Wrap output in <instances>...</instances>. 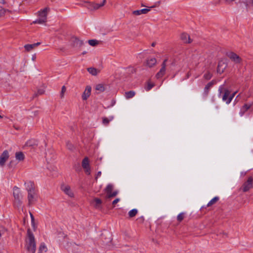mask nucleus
Segmentation results:
<instances>
[{"label":"nucleus","mask_w":253,"mask_h":253,"mask_svg":"<svg viewBox=\"0 0 253 253\" xmlns=\"http://www.w3.org/2000/svg\"><path fill=\"white\" fill-rule=\"evenodd\" d=\"M28 239L27 242V250L34 253L36 250V244L34 236L30 229L28 230Z\"/></svg>","instance_id":"nucleus-1"},{"label":"nucleus","mask_w":253,"mask_h":253,"mask_svg":"<svg viewBox=\"0 0 253 253\" xmlns=\"http://www.w3.org/2000/svg\"><path fill=\"white\" fill-rule=\"evenodd\" d=\"M114 186L112 184H109L104 189V192L106 193L105 199L106 201H110L111 199L116 196L119 192L118 190H114Z\"/></svg>","instance_id":"nucleus-2"},{"label":"nucleus","mask_w":253,"mask_h":253,"mask_svg":"<svg viewBox=\"0 0 253 253\" xmlns=\"http://www.w3.org/2000/svg\"><path fill=\"white\" fill-rule=\"evenodd\" d=\"M49 11L48 7H45L42 10L39 11L38 16L39 18L33 22V23L43 24L46 22L47 15Z\"/></svg>","instance_id":"nucleus-3"},{"label":"nucleus","mask_w":253,"mask_h":253,"mask_svg":"<svg viewBox=\"0 0 253 253\" xmlns=\"http://www.w3.org/2000/svg\"><path fill=\"white\" fill-rule=\"evenodd\" d=\"M28 195V205L29 206L33 204L34 202L35 201L36 198V193L35 192V189L32 184L29 186V188L27 189Z\"/></svg>","instance_id":"nucleus-4"},{"label":"nucleus","mask_w":253,"mask_h":253,"mask_svg":"<svg viewBox=\"0 0 253 253\" xmlns=\"http://www.w3.org/2000/svg\"><path fill=\"white\" fill-rule=\"evenodd\" d=\"M82 166L85 172L89 175L90 174V167L89 165V159L87 157H85L82 161Z\"/></svg>","instance_id":"nucleus-5"},{"label":"nucleus","mask_w":253,"mask_h":253,"mask_svg":"<svg viewBox=\"0 0 253 253\" xmlns=\"http://www.w3.org/2000/svg\"><path fill=\"white\" fill-rule=\"evenodd\" d=\"M71 45L73 47H81L84 42L76 37H72L70 39Z\"/></svg>","instance_id":"nucleus-6"},{"label":"nucleus","mask_w":253,"mask_h":253,"mask_svg":"<svg viewBox=\"0 0 253 253\" xmlns=\"http://www.w3.org/2000/svg\"><path fill=\"white\" fill-rule=\"evenodd\" d=\"M9 157V153L7 150H4L2 154L0 155V166L1 167H4L6 162L8 160Z\"/></svg>","instance_id":"nucleus-7"},{"label":"nucleus","mask_w":253,"mask_h":253,"mask_svg":"<svg viewBox=\"0 0 253 253\" xmlns=\"http://www.w3.org/2000/svg\"><path fill=\"white\" fill-rule=\"evenodd\" d=\"M252 187H253V178L252 177H250L248 180L243 185V191L244 192H247Z\"/></svg>","instance_id":"nucleus-8"},{"label":"nucleus","mask_w":253,"mask_h":253,"mask_svg":"<svg viewBox=\"0 0 253 253\" xmlns=\"http://www.w3.org/2000/svg\"><path fill=\"white\" fill-rule=\"evenodd\" d=\"M227 55L232 61L236 63H240L242 61V59L234 52H230L227 54Z\"/></svg>","instance_id":"nucleus-9"},{"label":"nucleus","mask_w":253,"mask_h":253,"mask_svg":"<svg viewBox=\"0 0 253 253\" xmlns=\"http://www.w3.org/2000/svg\"><path fill=\"white\" fill-rule=\"evenodd\" d=\"M61 190L68 196L70 197H73L74 196V193L71 189V187L70 186L68 185L63 184L61 186Z\"/></svg>","instance_id":"nucleus-10"},{"label":"nucleus","mask_w":253,"mask_h":253,"mask_svg":"<svg viewBox=\"0 0 253 253\" xmlns=\"http://www.w3.org/2000/svg\"><path fill=\"white\" fill-rule=\"evenodd\" d=\"M91 87L89 85L86 86L82 95V98L83 100H87L91 94Z\"/></svg>","instance_id":"nucleus-11"},{"label":"nucleus","mask_w":253,"mask_h":253,"mask_svg":"<svg viewBox=\"0 0 253 253\" xmlns=\"http://www.w3.org/2000/svg\"><path fill=\"white\" fill-rule=\"evenodd\" d=\"M180 40L186 44L190 43L192 42V40L190 38V36L185 33H182L181 34Z\"/></svg>","instance_id":"nucleus-12"},{"label":"nucleus","mask_w":253,"mask_h":253,"mask_svg":"<svg viewBox=\"0 0 253 253\" xmlns=\"http://www.w3.org/2000/svg\"><path fill=\"white\" fill-rule=\"evenodd\" d=\"M227 66V63L225 60H221L219 61L218 67H217V72L219 73H222L223 72L225 69L226 68Z\"/></svg>","instance_id":"nucleus-13"},{"label":"nucleus","mask_w":253,"mask_h":253,"mask_svg":"<svg viewBox=\"0 0 253 253\" xmlns=\"http://www.w3.org/2000/svg\"><path fill=\"white\" fill-rule=\"evenodd\" d=\"M166 64H165V63H163L162 64V68L160 69V71L156 74V77L157 79H159L163 77L166 72Z\"/></svg>","instance_id":"nucleus-14"},{"label":"nucleus","mask_w":253,"mask_h":253,"mask_svg":"<svg viewBox=\"0 0 253 253\" xmlns=\"http://www.w3.org/2000/svg\"><path fill=\"white\" fill-rule=\"evenodd\" d=\"M157 63V60L155 58H151L148 59L146 61V65L149 68H152Z\"/></svg>","instance_id":"nucleus-15"},{"label":"nucleus","mask_w":253,"mask_h":253,"mask_svg":"<svg viewBox=\"0 0 253 253\" xmlns=\"http://www.w3.org/2000/svg\"><path fill=\"white\" fill-rule=\"evenodd\" d=\"M13 196L15 199H21V194L19 189L17 187H14L13 189Z\"/></svg>","instance_id":"nucleus-16"},{"label":"nucleus","mask_w":253,"mask_h":253,"mask_svg":"<svg viewBox=\"0 0 253 253\" xmlns=\"http://www.w3.org/2000/svg\"><path fill=\"white\" fill-rule=\"evenodd\" d=\"M92 203L93 204V206L96 209H99L101 207L102 201L101 199L99 198H94L93 201L92 202Z\"/></svg>","instance_id":"nucleus-17"},{"label":"nucleus","mask_w":253,"mask_h":253,"mask_svg":"<svg viewBox=\"0 0 253 253\" xmlns=\"http://www.w3.org/2000/svg\"><path fill=\"white\" fill-rule=\"evenodd\" d=\"M15 158L19 161H22L24 160L25 156L23 152H18L15 153Z\"/></svg>","instance_id":"nucleus-18"},{"label":"nucleus","mask_w":253,"mask_h":253,"mask_svg":"<svg viewBox=\"0 0 253 253\" xmlns=\"http://www.w3.org/2000/svg\"><path fill=\"white\" fill-rule=\"evenodd\" d=\"M230 91L226 89L224 90V93L222 96V100L224 101H225L226 103L227 104L228 99L229 97L230 96Z\"/></svg>","instance_id":"nucleus-19"},{"label":"nucleus","mask_w":253,"mask_h":253,"mask_svg":"<svg viewBox=\"0 0 253 253\" xmlns=\"http://www.w3.org/2000/svg\"><path fill=\"white\" fill-rule=\"evenodd\" d=\"M135 95V92L134 91H129L125 92V97L127 99L132 98Z\"/></svg>","instance_id":"nucleus-20"},{"label":"nucleus","mask_w":253,"mask_h":253,"mask_svg":"<svg viewBox=\"0 0 253 253\" xmlns=\"http://www.w3.org/2000/svg\"><path fill=\"white\" fill-rule=\"evenodd\" d=\"M87 71L90 74L93 76L97 75L98 72V71L96 68L93 67L87 68Z\"/></svg>","instance_id":"nucleus-21"},{"label":"nucleus","mask_w":253,"mask_h":253,"mask_svg":"<svg viewBox=\"0 0 253 253\" xmlns=\"http://www.w3.org/2000/svg\"><path fill=\"white\" fill-rule=\"evenodd\" d=\"M213 84V82H211L206 85L204 89V91L206 95H207L208 94L209 89L212 86Z\"/></svg>","instance_id":"nucleus-22"},{"label":"nucleus","mask_w":253,"mask_h":253,"mask_svg":"<svg viewBox=\"0 0 253 253\" xmlns=\"http://www.w3.org/2000/svg\"><path fill=\"white\" fill-rule=\"evenodd\" d=\"M88 42L90 45L95 46L99 44V41L97 40H88Z\"/></svg>","instance_id":"nucleus-23"},{"label":"nucleus","mask_w":253,"mask_h":253,"mask_svg":"<svg viewBox=\"0 0 253 253\" xmlns=\"http://www.w3.org/2000/svg\"><path fill=\"white\" fill-rule=\"evenodd\" d=\"M95 89L102 92L105 90V87L103 84H98L95 86Z\"/></svg>","instance_id":"nucleus-24"},{"label":"nucleus","mask_w":253,"mask_h":253,"mask_svg":"<svg viewBox=\"0 0 253 253\" xmlns=\"http://www.w3.org/2000/svg\"><path fill=\"white\" fill-rule=\"evenodd\" d=\"M113 116L110 117L109 119L107 118H103L102 119V123L104 125H107L111 121L113 120Z\"/></svg>","instance_id":"nucleus-25"},{"label":"nucleus","mask_w":253,"mask_h":253,"mask_svg":"<svg viewBox=\"0 0 253 253\" xmlns=\"http://www.w3.org/2000/svg\"><path fill=\"white\" fill-rule=\"evenodd\" d=\"M219 200V198L218 197H215L212 199H211L208 204L207 206L210 207L212 206V205L214 204L215 203H216L218 200Z\"/></svg>","instance_id":"nucleus-26"},{"label":"nucleus","mask_w":253,"mask_h":253,"mask_svg":"<svg viewBox=\"0 0 253 253\" xmlns=\"http://www.w3.org/2000/svg\"><path fill=\"white\" fill-rule=\"evenodd\" d=\"M24 48L27 52H29L33 50L35 48V46L33 44H28L24 45Z\"/></svg>","instance_id":"nucleus-27"},{"label":"nucleus","mask_w":253,"mask_h":253,"mask_svg":"<svg viewBox=\"0 0 253 253\" xmlns=\"http://www.w3.org/2000/svg\"><path fill=\"white\" fill-rule=\"evenodd\" d=\"M137 213V210L136 209H133L128 212V215L130 217H133L136 215Z\"/></svg>","instance_id":"nucleus-28"},{"label":"nucleus","mask_w":253,"mask_h":253,"mask_svg":"<svg viewBox=\"0 0 253 253\" xmlns=\"http://www.w3.org/2000/svg\"><path fill=\"white\" fill-rule=\"evenodd\" d=\"M45 92L44 89L40 88L38 89L37 92L34 94V97H37L39 95L43 94Z\"/></svg>","instance_id":"nucleus-29"},{"label":"nucleus","mask_w":253,"mask_h":253,"mask_svg":"<svg viewBox=\"0 0 253 253\" xmlns=\"http://www.w3.org/2000/svg\"><path fill=\"white\" fill-rule=\"evenodd\" d=\"M66 146H67V148L71 151H73L75 149V147H74V145H73L69 141H68L66 142Z\"/></svg>","instance_id":"nucleus-30"},{"label":"nucleus","mask_w":253,"mask_h":253,"mask_svg":"<svg viewBox=\"0 0 253 253\" xmlns=\"http://www.w3.org/2000/svg\"><path fill=\"white\" fill-rule=\"evenodd\" d=\"M22 204V201L21 199H15L14 200V205L18 208H19Z\"/></svg>","instance_id":"nucleus-31"},{"label":"nucleus","mask_w":253,"mask_h":253,"mask_svg":"<svg viewBox=\"0 0 253 253\" xmlns=\"http://www.w3.org/2000/svg\"><path fill=\"white\" fill-rule=\"evenodd\" d=\"M66 87H65V86H64V85L62 86V88H61V91L60 94L61 98L62 99L64 97V94H65V92H66Z\"/></svg>","instance_id":"nucleus-32"},{"label":"nucleus","mask_w":253,"mask_h":253,"mask_svg":"<svg viewBox=\"0 0 253 253\" xmlns=\"http://www.w3.org/2000/svg\"><path fill=\"white\" fill-rule=\"evenodd\" d=\"M108 242L105 243V244L109 246V248H111L112 247H113V244H112V238L111 236H109L108 238Z\"/></svg>","instance_id":"nucleus-33"},{"label":"nucleus","mask_w":253,"mask_h":253,"mask_svg":"<svg viewBox=\"0 0 253 253\" xmlns=\"http://www.w3.org/2000/svg\"><path fill=\"white\" fill-rule=\"evenodd\" d=\"M89 5L90 6H92L93 10L97 9L99 7H101V5L100 4H97V3H89Z\"/></svg>","instance_id":"nucleus-34"},{"label":"nucleus","mask_w":253,"mask_h":253,"mask_svg":"<svg viewBox=\"0 0 253 253\" xmlns=\"http://www.w3.org/2000/svg\"><path fill=\"white\" fill-rule=\"evenodd\" d=\"M250 108V105L245 104L243 106L242 109V115H243L246 111H247Z\"/></svg>","instance_id":"nucleus-35"},{"label":"nucleus","mask_w":253,"mask_h":253,"mask_svg":"<svg viewBox=\"0 0 253 253\" xmlns=\"http://www.w3.org/2000/svg\"><path fill=\"white\" fill-rule=\"evenodd\" d=\"M6 11L10 12L9 10L1 7L0 9V17L3 16Z\"/></svg>","instance_id":"nucleus-36"},{"label":"nucleus","mask_w":253,"mask_h":253,"mask_svg":"<svg viewBox=\"0 0 253 253\" xmlns=\"http://www.w3.org/2000/svg\"><path fill=\"white\" fill-rule=\"evenodd\" d=\"M237 91L234 92L232 95H230V96L229 97L228 99V101H227V104H229L231 100H232L233 98L234 97V96L236 95V94L237 93Z\"/></svg>","instance_id":"nucleus-37"},{"label":"nucleus","mask_w":253,"mask_h":253,"mask_svg":"<svg viewBox=\"0 0 253 253\" xmlns=\"http://www.w3.org/2000/svg\"><path fill=\"white\" fill-rule=\"evenodd\" d=\"M43 250H45V252H46L47 249L44 244H42L39 248V251L42 252Z\"/></svg>","instance_id":"nucleus-38"},{"label":"nucleus","mask_w":253,"mask_h":253,"mask_svg":"<svg viewBox=\"0 0 253 253\" xmlns=\"http://www.w3.org/2000/svg\"><path fill=\"white\" fill-rule=\"evenodd\" d=\"M184 218V213H181L179 214L177 217V220L179 221H181Z\"/></svg>","instance_id":"nucleus-39"},{"label":"nucleus","mask_w":253,"mask_h":253,"mask_svg":"<svg viewBox=\"0 0 253 253\" xmlns=\"http://www.w3.org/2000/svg\"><path fill=\"white\" fill-rule=\"evenodd\" d=\"M26 145L28 146H34L37 145L35 142L32 143L31 140H29L26 142Z\"/></svg>","instance_id":"nucleus-40"},{"label":"nucleus","mask_w":253,"mask_h":253,"mask_svg":"<svg viewBox=\"0 0 253 253\" xmlns=\"http://www.w3.org/2000/svg\"><path fill=\"white\" fill-rule=\"evenodd\" d=\"M153 86H154V84H151V83L149 82V83H148L147 86L146 87V89L147 90H149Z\"/></svg>","instance_id":"nucleus-41"},{"label":"nucleus","mask_w":253,"mask_h":253,"mask_svg":"<svg viewBox=\"0 0 253 253\" xmlns=\"http://www.w3.org/2000/svg\"><path fill=\"white\" fill-rule=\"evenodd\" d=\"M150 10V9H148V8H144V9H140V12L142 14H146Z\"/></svg>","instance_id":"nucleus-42"},{"label":"nucleus","mask_w":253,"mask_h":253,"mask_svg":"<svg viewBox=\"0 0 253 253\" xmlns=\"http://www.w3.org/2000/svg\"><path fill=\"white\" fill-rule=\"evenodd\" d=\"M211 77V74L210 73H207L205 74L204 78L206 80H210Z\"/></svg>","instance_id":"nucleus-43"},{"label":"nucleus","mask_w":253,"mask_h":253,"mask_svg":"<svg viewBox=\"0 0 253 253\" xmlns=\"http://www.w3.org/2000/svg\"><path fill=\"white\" fill-rule=\"evenodd\" d=\"M132 13L133 15H139L141 14L140 12V10H134L132 12Z\"/></svg>","instance_id":"nucleus-44"},{"label":"nucleus","mask_w":253,"mask_h":253,"mask_svg":"<svg viewBox=\"0 0 253 253\" xmlns=\"http://www.w3.org/2000/svg\"><path fill=\"white\" fill-rule=\"evenodd\" d=\"M120 199L119 198H116V199H115L113 202H112V205L113 206V207H114L115 205L116 204H117L119 201H120Z\"/></svg>","instance_id":"nucleus-45"},{"label":"nucleus","mask_w":253,"mask_h":253,"mask_svg":"<svg viewBox=\"0 0 253 253\" xmlns=\"http://www.w3.org/2000/svg\"><path fill=\"white\" fill-rule=\"evenodd\" d=\"M89 3H91L90 2H87V8L90 9V10H93L92 6H90L89 5Z\"/></svg>","instance_id":"nucleus-46"},{"label":"nucleus","mask_w":253,"mask_h":253,"mask_svg":"<svg viewBox=\"0 0 253 253\" xmlns=\"http://www.w3.org/2000/svg\"><path fill=\"white\" fill-rule=\"evenodd\" d=\"M160 3H161V2H160V1H158V2L157 3H156L155 5H154L152 6L151 7V8H154V7H157V5H158V4H160Z\"/></svg>","instance_id":"nucleus-47"},{"label":"nucleus","mask_w":253,"mask_h":253,"mask_svg":"<svg viewBox=\"0 0 253 253\" xmlns=\"http://www.w3.org/2000/svg\"><path fill=\"white\" fill-rule=\"evenodd\" d=\"M33 44H34V45L35 47H36V46H38V45H40V44H41V42H37V43H34Z\"/></svg>","instance_id":"nucleus-48"},{"label":"nucleus","mask_w":253,"mask_h":253,"mask_svg":"<svg viewBox=\"0 0 253 253\" xmlns=\"http://www.w3.org/2000/svg\"><path fill=\"white\" fill-rule=\"evenodd\" d=\"M36 54H35L33 55V56H32V60L33 61H35V59H36Z\"/></svg>","instance_id":"nucleus-49"},{"label":"nucleus","mask_w":253,"mask_h":253,"mask_svg":"<svg viewBox=\"0 0 253 253\" xmlns=\"http://www.w3.org/2000/svg\"><path fill=\"white\" fill-rule=\"evenodd\" d=\"M30 216H31V220H32V222H34V216L33 215V214L32 213H30Z\"/></svg>","instance_id":"nucleus-50"},{"label":"nucleus","mask_w":253,"mask_h":253,"mask_svg":"<svg viewBox=\"0 0 253 253\" xmlns=\"http://www.w3.org/2000/svg\"><path fill=\"white\" fill-rule=\"evenodd\" d=\"M106 2V0H102V3L101 4H100L101 6H103Z\"/></svg>","instance_id":"nucleus-51"},{"label":"nucleus","mask_w":253,"mask_h":253,"mask_svg":"<svg viewBox=\"0 0 253 253\" xmlns=\"http://www.w3.org/2000/svg\"><path fill=\"white\" fill-rule=\"evenodd\" d=\"M101 174V171H98L97 172V176L96 177V179H97V177L100 176Z\"/></svg>","instance_id":"nucleus-52"},{"label":"nucleus","mask_w":253,"mask_h":253,"mask_svg":"<svg viewBox=\"0 0 253 253\" xmlns=\"http://www.w3.org/2000/svg\"><path fill=\"white\" fill-rule=\"evenodd\" d=\"M222 90H223V88L222 87H220L219 88V93H221L222 91Z\"/></svg>","instance_id":"nucleus-53"},{"label":"nucleus","mask_w":253,"mask_h":253,"mask_svg":"<svg viewBox=\"0 0 253 253\" xmlns=\"http://www.w3.org/2000/svg\"><path fill=\"white\" fill-rule=\"evenodd\" d=\"M0 3H1L4 4L5 3V1H4V0H0Z\"/></svg>","instance_id":"nucleus-54"},{"label":"nucleus","mask_w":253,"mask_h":253,"mask_svg":"<svg viewBox=\"0 0 253 253\" xmlns=\"http://www.w3.org/2000/svg\"><path fill=\"white\" fill-rule=\"evenodd\" d=\"M155 44H156V43H155V42H153V43L151 44V45H152V46H155Z\"/></svg>","instance_id":"nucleus-55"},{"label":"nucleus","mask_w":253,"mask_h":253,"mask_svg":"<svg viewBox=\"0 0 253 253\" xmlns=\"http://www.w3.org/2000/svg\"><path fill=\"white\" fill-rule=\"evenodd\" d=\"M167 59H165V60L163 61V63H165V64H166V62H167Z\"/></svg>","instance_id":"nucleus-56"},{"label":"nucleus","mask_w":253,"mask_h":253,"mask_svg":"<svg viewBox=\"0 0 253 253\" xmlns=\"http://www.w3.org/2000/svg\"><path fill=\"white\" fill-rule=\"evenodd\" d=\"M86 53V51H84V52L82 53V54H85Z\"/></svg>","instance_id":"nucleus-57"},{"label":"nucleus","mask_w":253,"mask_h":253,"mask_svg":"<svg viewBox=\"0 0 253 253\" xmlns=\"http://www.w3.org/2000/svg\"><path fill=\"white\" fill-rule=\"evenodd\" d=\"M252 3L253 4V0H252Z\"/></svg>","instance_id":"nucleus-58"},{"label":"nucleus","mask_w":253,"mask_h":253,"mask_svg":"<svg viewBox=\"0 0 253 253\" xmlns=\"http://www.w3.org/2000/svg\"><path fill=\"white\" fill-rule=\"evenodd\" d=\"M2 117L0 115V118H2Z\"/></svg>","instance_id":"nucleus-59"},{"label":"nucleus","mask_w":253,"mask_h":253,"mask_svg":"<svg viewBox=\"0 0 253 253\" xmlns=\"http://www.w3.org/2000/svg\"><path fill=\"white\" fill-rule=\"evenodd\" d=\"M15 128L16 129H18V128H17V127H15Z\"/></svg>","instance_id":"nucleus-60"}]
</instances>
